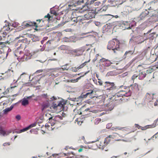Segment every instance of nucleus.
Listing matches in <instances>:
<instances>
[{
	"label": "nucleus",
	"mask_w": 158,
	"mask_h": 158,
	"mask_svg": "<svg viewBox=\"0 0 158 158\" xmlns=\"http://www.w3.org/2000/svg\"><path fill=\"white\" fill-rule=\"evenodd\" d=\"M10 143L9 142L5 143L3 144L2 145L3 146H9L10 145Z\"/></svg>",
	"instance_id": "37998d69"
},
{
	"label": "nucleus",
	"mask_w": 158,
	"mask_h": 158,
	"mask_svg": "<svg viewBox=\"0 0 158 158\" xmlns=\"http://www.w3.org/2000/svg\"><path fill=\"white\" fill-rule=\"evenodd\" d=\"M50 17H51V16H50V15L49 14H48L47 15H45L44 16V18H48V20L50 18Z\"/></svg>",
	"instance_id": "de8ad7c7"
},
{
	"label": "nucleus",
	"mask_w": 158,
	"mask_h": 158,
	"mask_svg": "<svg viewBox=\"0 0 158 158\" xmlns=\"http://www.w3.org/2000/svg\"><path fill=\"white\" fill-rule=\"evenodd\" d=\"M90 59H89L88 61H85L84 63L81 64L79 67H78L79 70L84 67L88 63L90 62Z\"/></svg>",
	"instance_id": "bb28decb"
},
{
	"label": "nucleus",
	"mask_w": 158,
	"mask_h": 158,
	"mask_svg": "<svg viewBox=\"0 0 158 158\" xmlns=\"http://www.w3.org/2000/svg\"><path fill=\"white\" fill-rule=\"evenodd\" d=\"M41 21V19H40L36 20V21L37 22H38V21L39 22V23H40V22Z\"/></svg>",
	"instance_id": "774afa93"
},
{
	"label": "nucleus",
	"mask_w": 158,
	"mask_h": 158,
	"mask_svg": "<svg viewBox=\"0 0 158 158\" xmlns=\"http://www.w3.org/2000/svg\"><path fill=\"white\" fill-rule=\"evenodd\" d=\"M81 139L83 140H85V137L83 136H82L81 137Z\"/></svg>",
	"instance_id": "338daca9"
},
{
	"label": "nucleus",
	"mask_w": 158,
	"mask_h": 158,
	"mask_svg": "<svg viewBox=\"0 0 158 158\" xmlns=\"http://www.w3.org/2000/svg\"><path fill=\"white\" fill-rule=\"evenodd\" d=\"M36 125V123H33V124H32L30 125L28 127H29V128L30 129V128H31L32 127H35Z\"/></svg>",
	"instance_id": "a18cd8bd"
},
{
	"label": "nucleus",
	"mask_w": 158,
	"mask_h": 158,
	"mask_svg": "<svg viewBox=\"0 0 158 158\" xmlns=\"http://www.w3.org/2000/svg\"><path fill=\"white\" fill-rule=\"evenodd\" d=\"M29 102L28 100L26 98H24L22 102V104L23 106H25L28 104Z\"/></svg>",
	"instance_id": "cd10ccee"
},
{
	"label": "nucleus",
	"mask_w": 158,
	"mask_h": 158,
	"mask_svg": "<svg viewBox=\"0 0 158 158\" xmlns=\"http://www.w3.org/2000/svg\"><path fill=\"white\" fill-rule=\"evenodd\" d=\"M30 128L28 126V127H27L24 128H23V129H21L20 130V132H22L25 131H26L29 129Z\"/></svg>",
	"instance_id": "e433bc0d"
},
{
	"label": "nucleus",
	"mask_w": 158,
	"mask_h": 158,
	"mask_svg": "<svg viewBox=\"0 0 158 158\" xmlns=\"http://www.w3.org/2000/svg\"><path fill=\"white\" fill-rule=\"evenodd\" d=\"M135 127H137L138 128V129H140L141 126H139L138 124H135Z\"/></svg>",
	"instance_id": "6e6d98bb"
},
{
	"label": "nucleus",
	"mask_w": 158,
	"mask_h": 158,
	"mask_svg": "<svg viewBox=\"0 0 158 158\" xmlns=\"http://www.w3.org/2000/svg\"><path fill=\"white\" fill-rule=\"evenodd\" d=\"M157 122H158V118L154 122L156 123V124L155 125H156V123Z\"/></svg>",
	"instance_id": "e2e57ef3"
},
{
	"label": "nucleus",
	"mask_w": 158,
	"mask_h": 158,
	"mask_svg": "<svg viewBox=\"0 0 158 158\" xmlns=\"http://www.w3.org/2000/svg\"><path fill=\"white\" fill-rule=\"evenodd\" d=\"M93 80L94 84H95L96 85H98L97 81L96 79H95V78H94L93 79Z\"/></svg>",
	"instance_id": "603ef678"
},
{
	"label": "nucleus",
	"mask_w": 158,
	"mask_h": 158,
	"mask_svg": "<svg viewBox=\"0 0 158 158\" xmlns=\"http://www.w3.org/2000/svg\"><path fill=\"white\" fill-rule=\"evenodd\" d=\"M104 89L108 91H113L117 89V86L114 83L110 81H105L104 84Z\"/></svg>",
	"instance_id": "423d86ee"
},
{
	"label": "nucleus",
	"mask_w": 158,
	"mask_h": 158,
	"mask_svg": "<svg viewBox=\"0 0 158 158\" xmlns=\"http://www.w3.org/2000/svg\"><path fill=\"white\" fill-rule=\"evenodd\" d=\"M92 10L91 8L89 7V11L84 15V18H85L86 19H89L95 17V13L93 12L90 11Z\"/></svg>",
	"instance_id": "1a4fd4ad"
},
{
	"label": "nucleus",
	"mask_w": 158,
	"mask_h": 158,
	"mask_svg": "<svg viewBox=\"0 0 158 158\" xmlns=\"http://www.w3.org/2000/svg\"><path fill=\"white\" fill-rule=\"evenodd\" d=\"M151 31H149L146 34L144 33L143 36H138L135 37V42L137 44H139L143 42L145 40L148 39V38L146 36V35L148 34Z\"/></svg>",
	"instance_id": "6e6552de"
},
{
	"label": "nucleus",
	"mask_w": 158,
	"mask_h": 158,
	"mask_svg": "<svg viewBox=\"0 0 158 158\" xmlns=\"http://www.w3.org/2000/svg\"><path fill=\"white\" fill-rule=\"evenodd\" d=\"M62 119V117L60 116H56L55 117H52L49 118L48 123L52 127V130L53 129H57L61 127V121Z\"/></svg>",
	"instance_id": "f03ea898"
},
{
	"label": "nucleus",
	"mask_w": 158,
	"mask_h": 158,
	"mask_svg": "<svg viewBox=\"0 0 158 158\" xmlns=\"http://www.w3.org/2000/svg\"><path fill=\"white\" fill-rule=\"evenodd\" d=\"M30 128L28 126V127H27L24 128H23V129H21L20 130V132H22L25 131H26L29 129Z\"/></svg>",
	"instance_id": "4c0bfd02"
},
{
	"label": "nucleus",
	"mask_w": 158,
	"mask_h": 158,
	"mask_svg": "<svg viewBox=\"0 0 158 158\" xmlns=\"http://www.w3.org/2000/svg\"><path fill=\"white\" fill-rule=\"evenodd\" d=\"M131 89H135L136 90H138L139 89V88H138V85L135 83L134 84L132 85H131Z\"/></svg>",
	"instance_id": "c85d7f7f"
},
{
	"label": "nucleus",
	"mask_w": 158,
	"mask_h": 158,
	"mask_svg": "<svg viewBox=\"0 0 158 158\" xmlns=\"http://www.w3.org/2000/svg\"><path fill=\"white\" fill-rule=\"evenodd\" d=\"M157 58V55L155 54L151 55L149 58V60L151 63H153L156 61Z\"/></svg>",
	"instance_id": "a211bd4d"
},
{
	"label": "nucleus",
	"mask_w": 158,
	"mask_h": 158,
	"mask_svg": "<svg viewBox=\"0 0 158 158\" xmlns=\"http://www.w3.org/2000/svg\"><path fill=\"white\" fill-rule=\"evenodd\" d=\"M86 95V93L85 94H82L81 95V98H86L88 96V95Z\"/></svg>",
	"instance_id": "c03bdc74"
},
{
	"label": "nucleus",
	"mask_w": 158,
	"mask_h": 158,
	"mask_svg": "<svg viewBox=\"0 0 158 158\" xmlns=\"http://www.w3.org/2000/svg\"><path fill=\"white\" fill-rule=\"evenodd\" d=\"M58 156V155L57 154H53L52 155V156L53 157H54V156L56 157V156Z\"/></svg>",
	"instance_id": "680f3d73"
},
{
	"label": "nucleus",
	"mask_w": 158,
	"mask_h": 158,
	"mask_svg": "<svg viewBox=\"0 0 158 158\" xmlns=\"http://www.w3.org/2000/svg\"><path fill=\"white\" fill-rule=\"evenodd\" d=\"M69 148L68 147V146H66L65 147V148H64V149L66 150H68V149Z\"/></svg>",
	"instance_id": "0e129e2a"
},
{
	"label": "nucleus",
	"mask_w": 158,
	"mask_h": 158,
	"mask_svg": "<svg viewBox=\"0 0 158 158\" xmlns=\"http://www.w3.org/2000/svg\"><path fill=\"white\" fill-rule=\"evenodd\" d=\"M120 42L117 39H113L110 41L108 44L107 48L109 49H112L114 52L117 54L120 51L119 48Z\"/></svg>",
	"instance_id": "20e7f679"
},
{
	"label": "nucleus",
	"mask_w": 158,
	"mask_h": 158,
	"mask_svg": "<svg viewBox=\"0 0 158 158\" xmlns=\"http://www.w3.org/2000/svg\"><path fill=\"white\" fill-rule=\"evenodd\" d=\"M97 140L98 142L96 144L97 147L100 149L103 150L109 143L106 138L104 139V140H102V137L100 136L98 138Z\"/></svg>",
	"instance_id": "39448f33"
},
{
	"label": "nucleus",
	"mask_w": 158,
	"mask_h": 158,
	"mask_svg": "<svg viewBox=\"0 0 158 158\" xmlns=\"http://www.w3.org/2000/svg\"><path fill=\"white\" fill-rule=\"evenodd\" d=\"M79 70L78 67H73L71 69V70L74 72H76Z\"/></svg>",
	"instance_id": "c9c22d12"
},
{
	"label": "nucleus",
	"mask_w": 158,
	"mask_h": 158,
	"mask_svg": "<svg viewBox=\"0 0 158 158\" xmlns=\"http://www.w3.org/2000/svg\"><path fill=\"white\" fill-rule=\"evenodd\" d=\"M15 118L18 120H19L20 119L21 117L20 115H18L16 116Z\"/></svg>",
	"instance_id": "09e8293b"
},
{
	"label": "nucleus",
	"mask_w": 158,
	"mask_h": 158,
	"mask_svg": "<svg viewBox=\"0 0 158 158\" xmlns=\"http://www.w3.org/2000/svg\"><path fill=\"white\" fill-rule=\"evenodd\" d=\"M11 132L10 131L4 130L2 127L0 126V135H2L3 136H6L8 135Z\"/></svg>",
	"instance_id": "dca6fc26"
},
{
	"label": "nucleus",
	"mask_w": 158,
	"mask_h": 158,
	"mask_svg": "<svg viewBox=\"0 0 158 158\" xmlns=\"http://www.w3.org/2000/svg\"><path fill=\"white\" fill-rule=\"evenodd\" d=\"M108 7L107 6H104L99 10L100 12L105 11L107 9Z\"/></svg>",
	"instance_id": "7c9ffc66"
},
{
	"label": "nucleus",
	"mask_w": 158,
	"mask_h": 158,
	"mask_svg": "<svg viewBox=\"0 0 158 158\" xmlns=\"http://www.w3.org/2000/svg\"><path fill=\"white\" fill-rule=\"evenodd\" d=\"M24 28L29 27L31 26H35L36 27H37V24L35 22H32L31 21H28L27 23L24 22L23 23L22 25Z\"/></svg>",
	"instance_id": "9d476101"
},
{
	"label": "nucleus",
	"mask_w": 158,
	"mask_h": 158,
	"mask_svg": "<svg viewBox=\"0 0 158 158\" xmlns=\"http://www.w3.org/2000/svg\"><path fill=\"white\" fill-rule=\"evenodd\" d=\"M45 127L47 128L48 130H50L49 127H50V126L48 125V123H46L45 125Z\"/></svg>",
	"instance_id": "3c124183"
},
{
	"label": "nucleus",
	"mask_w": 158,
	"mask_h": 158,
	"mask_svg": "<svg viewBox=\"0 0 158 158\" xmlns=\"http://www.w3.org/2000/svg\"><path fill=\"white\" fill-rule=\"evenodd\" d=\"M0 40H2V35H0ZM6 43L4 42H0V47H3L5 46Z\"/></svg>",
	"instance_id": "473e14b6"
},
{
	"label": "nucleus",
	"mask_w": 158,
	"mask_h": 158,
	"mask_svg": "<svg viewBox=\"0 0 158 158\" xmlns=\"http://www.w3.org/2000/svg\"><path fill=\"white\" fill-rule=\"evenodd\" d=\"M41 97L44 98L47 100H49V99L48 98V95L47 94H42L41 96Z\"/></svg>",
	"instance_id": "72a5a7b5"
},
{
	"label": "nucleus",
	"mask_w": 158,
	"mask_h": 158,
	"mask_svg": "<svg viewBox=\"0 0 158 158\" xmlns=\"http://www.w3.org/2000/svg\"><path fill=\"white\" fill-rule=\"evenodd\" d=\"M50 106V104L48 101L44 102L42 105V110L43 111L45 109L48 108Z\"/></svg>",
	"instance_id": "4be33fe9"
},
{
	"label": "nucleus",
	"mask_w": 158,
	"mask_h": 158,
	"mask_svg": "<svg viewBox=\"0 0 158 158\" xmlns=\"http://www.w3.org/2000/svg\"><path fill=\"white\" fill-rule=\"evenodd\" d=\"M131 93L129 90L128 92L125 90H121L116 93L110 98L112 104L117 105L121 104L123 101L122 98L123 96L128 97L130 96Z\"/></svg>",
	"instance_id": "f257e3e1"
},
{
	"label": "nucleus",
	"mask_w": 158,
	"mask_h": 158,
	"mask_svg": "<svg viewBox=\"0 0 158 158\" xmlns=\"http://www.w3.org/2000/svg\"><path fill=\"white\" fill-rule=\"evenodd\" d=\"M98 79L99 80V81H98V83L99 84V85L100 86L102 85L103 84H102V81L101 80H100V79Z\"/></svg>",
	"instance_id": "49530a36"
},
{
	"label": "nucleus",
	"mask_w": 158,
	"mask_h": 158,
	"mask_svg": "<svg viewBox=\"0 0 158 158\" xmlns=\"http://www.w3.org/2000/svg\"><path fill=\"white\" fill-rule=\"evenodd\" d=\"M78 20L77 17L73 18L68 21V24L70 25H75V24L78 22Z\"/></svg>",
	"instance_id": "2eb2a0df"
},
{
	"label": "nucleus",
	"mask_w": 158,
	"mask_h": 158,
	"mask_svg": "<svg viewBox=\"0 0 158 158\" xmlns=\"http://www.w3.org/2000/svg\"><path fill=\"white\" fill-rule=\"evenodd\" d=\"M69 69V68L68 67V64L62 66V67L61 68V69L63 70H67Z\"/></svg>",
	"instance_id": "f704fd0d"
},
{
	"label": "nucleus",
	"mask_w": 158,
	"mask_h": 158,
	"mask_svg": "<svg viewBox=\"0 0 158 158\" xmlns=\"http://www.w3.org/2000/svg\"><path fill=\"white\" fill-rule=\"evenodd\" d=\"M83 0H82L81 1H78L76 3V4L77 5L80 4L81 3H83Z\"/></svg>",
	"instance_id": "4d7b16f0"
},
{
	"label": "nucleus",
	"mask_w": 158,
	"mask_h": 158,
	"mask_svg": "<svg viewBox=\"0 0 158 158\" xmlns=\"http://www.w3.org/2000/svg\"><path fill=\"white\" fill-rule=\"evenodd\" d=\"M157 134H155L152 137L154 138L155 137L156 138H157Z\"/></svg>",
	"instance_id": "69168bd1"
},
{
	"label": "nucleus",
	"mask_w": 158,
	"mask_h": 158,
	"mask_svg": "<svg viewBox=\"0 0 158 158\" xmlns=\"http://www.w3.org/2000/svg\"><path fill=\"white\" fill-rule=\"evenodd\" d=\"M156 126V125H154L153 124L150 125H147L144 127H142L141 126L140 129H141L142 130H145L147 129L148 128H152L153 127H155Z\"/></svg>",
	"instance_id": "a878e982"
},
{
	"label": "nucleus",
	"mask_w": 158,
	"mask_h": 158,
	"mask_svg": "<svg viewBox=\"0 0 158 158\" xmlns=\"http://www.w3.org/2000/svg\"><path fill=\"white\" fill-rule=\"evenodd\" d=\"M15 55L18 57L17 59L19 61H25L27 60L28 59L26 55L24 54L23 52L19 51V49L15 51Z\"/></svg>",
	"instance_id": "0eeeda50"
},
{
	"label": "nucleus",
	"mask_w": 158,
	"mask_h": 158,
	"mask_svg": "<svg viewBox=\"0 0 158 158\" xmlns=\"http://www.w3.org/2000/svg\"><path fill=\"white\" fill-rule=\"evenodd\" d=\"M81 148H80L78 150V152H81L83 150V146H81Z\"/></svg>",
	"instance_id": "8fccbe9b"
},
{
	"label": "nucleus",
	"mask_w": 158,
	"mask_h": 158,
	"mask_svg": "<svg viewBox=\"0 0 158 158\" xmlns=\"http://www.w3.org/2000/svg\"><path fill=\"white\" fill-rule=\"evenodd\" d=\"M139 72V80H142L145 77L146 75L145 70L144 69L140 70Z\"/></svg>",
	"instance_id": "4468645a"
},
{
	"label": "nucleus",
	"mask_w": 158,
	"mask_h": 158,
	"mask_svg": "<svg viewBox=\"0 0 158 158\" xmlns=\"http://www.w3.org/2000/svg\"><path fill=\"white\" fill-rule=\"evenodd\" d=\"M51 101L53 100H56L55 102H53L52 105L51 106V109H53L54 110H63L65 105L66 104V101L62 100L60 101L57 100L56 97L53 96L50 98Z\"/></svg>",
	"instance_id": "7ed1b4c3"
},
{
	"label": "nucleus",
	"mask_w": 158,
	"mask_h": 158,
	"mask_svg": "<svg viewBox=\"0 0 158 158\" xmlns=\"http://www.w3.org/2000/svg\"><path fill=\"white\" fill-rule=\"evenodd\" d=\"M51 14H53V15H58L57 13L55 10H51Z\"/></svg>",
	"instance_id": "79ce46f5"
},
{
	"label": "nucleus",
	"mask_w": 158,
	"mask_h": 158,
	"mask_svg": "<svg viewBox=\"0 0 158 158\" xmlns=\"http://www.w3.org/2000/svg\"><path fill=\"white\" fill-rule=\"evenodd\" d=\"M89 110V108H88L85 110V111L82 112V113H84V111H87ZM82 114V112H80V114Z\"/></svg>",
	"instance_id": "bf43d9fd"
},
{
	"label": "nucleus",
	"mask_w": 158,
	"mask_h": 158,
	"mask_svg": "<svg viewBox=\"0 0 158 158\" xmlns=\"http://www.w3.org/2000/svg\"><path fill=\"white\" fill-rule=\"evenodd\" d=\"M154 105L155 106H158V100H156V101L154 103Z\"/></svg>",
	"instance_id": "13d9d810"
},
{
	"label": "nucleus",
	"mask_w": 158,
	"mask_h": 158,
	"mask_svg": "<svg viewBox=\"0 0 158 158\" xmlns=\"http://www.w3.org/2000/svg\"><path fill=\"white\" fill-rule=\"evenodd\" d=\"M158 34L156 32H153L148 35V37H147L148 39L153 40L158 36Z\"/></svg>",
	"instance_id": "6ab92c4d"
},
{
	"label": "nucleus",
	"mask_w": 158,
	"mask_h": 158,
	"mask_svg": "<svg viewBox=\"0 0 158 158\" xmlns=\"http://www.w3.org/2000/svg\"><path fill=\"white\" fill-rule=\"evenodd\" d=\"M85 19L84 18H83V17H82V18L81 16H78L77 17V19H78V22L80 24L86 23V22L85 21Z\"/></svg>",
	"instance_id": "b1692460"
},
{
	"label": "nucleus",
	"mask_w": 158,
	"mask_h": 158,
	"mask_svg": "<svg viewBox=\"0 0 158 158\" xmlns=\"http://www.w3.org/2000/svg\"><path fill=\"white\" fill-rule=\"evenodd\" d=\"M84 52V50L82 48L77 49L73 50V52L76 53V56H77L81 55Z\"/></svg>",
	"instance_id": "ddd939ff"
},
{
	"label": "nucleus",
	"mask_w": 158,
	"mask_h": 158,
	"mask_svg": "<svg viewBox=\"0 0 158 158\" xmlns=\"http://www.w3.org/2000/svg\"><path fill=\"white\" fill-rule=\"evenodd\" d=\"M100 61L101 62H105L104 64L106 66H109L111 64V62L110 61L107 59H106L105 58L101 59Z\"/></svg>",
	"instance_id": "aec40b11"
},
{
	"label": "nucleus",
	"mask_w": 158,
	"mask_h": 158,
	"mask_svg": "<svg viewBox=\"0 0 158 158\" xmlns=\"http://www.w3.org/2000/svg\"><path fill=\"white\" fill-rule=\"evenodd\" d=\"M148 14L149 12L146 10L144 11L140 15L139 17L141 19H142L146 17L148 15Z\"/></svg>",
	"instance_id": "412c9836"
},
{
	"label": "nucleus",
	"mask_w": 158,
	"mask_h": 158,
	"mask_svg": "<svg viewBox=\"0 0 158 158\" xmlns=\"http://www.w3.org/2000/svg\"><path fill=\"white\" fill-rule=\"evenodd\" d=\"M155 94L151 92L147 93L145 96V98L149 102H151L152 100L153 99V96Z\"/></svg>",
	"instance_id": "9b49d317"
},
{
	"label": "nucleus",
	"mask_w": 158,
	"mask_h": 158,
	"mask_svg": "<svg viewBox=\"0 0 158 158\" xmlns=\"http://www.w3.org/2000/svg\"><path fill=\"white\" fill-rule=\"evenodd\" d=\"M89 72V71H88L86 72H85L84 75L82 76H81L79 77H78L77 78L75 79H72L71 80V82H76L78 81V80L81 79V78L82 77H84L85 75H86Z\"/></svg>",
	"instance_id": "393cba45"
},
{
	"label": "nucleus",
	"mask_w": 158,
	"mask_h": 158,
	"mask_svg": "<svg viewBox=\"0 0 158 158\" xmlns=\"http://www.w3.org/2000/svg\"><path fill=\"white\" fill-rule=\"evenodd\" d=\"M128 54L131 55L133 54V52L132 51H126L124 54V56H125V57H126L127 55Z\"/></svg>",
	"instance_id": "58836bf2"
},
{
	"label": "nucleus",
	"mask_w": 158,
	"mask_h": 158,
	"mask_svg": "<svg viewBox=\"0 0 158 158\" xmlns=\"http://www.w3.org/2000/svg\"><path fill=\"white\" fill-rule=\"evenodd\" d=\"M14 106L13 105L11 106L9 108H7L6 109L3 110V112L4 114H6L9 112L13 108Z\"/></svg>",
	"instance_id": "5701e85b"
},
{
	"label": "nucleus",
	"mask_w": 158,
	"mask_h": 158,
	"mask_svg": "<svg viewBox=\"0 0 158 158\" xmlns=\"http://www.w3.org/2000/svg\"><path fill=\"white\" fill-rule=\"evenodd\" d=\"M7 35V33L6 32H3L2 33H1L0 32V35H2V37L3 38H5Z\"/></svg>",
	"instance_id": "2f4dec72"
},
{
	"label": "nucleus",
	"mask_w": 158,
	"mask_h": 158,
	"mask_svg": "<svg viewBox=\"0 0 158 158\" xmlns=\"http://www.w3.org/2000/svg\"><path fill=\"white\" fill-rule=\"evenodd\" d=\"M11 71L13 73L14 72V71L12 70L11 69H8V70L6 73H9Z\"/></svg>",
	"instance_id": "864d4df0"
},
{
	"label": "nucleus",
	"mask_w": 158,
	"mask_h": 158,
	"mask_svg": "<svg viewBox=\"0 0 158 158\" xmlns=\"http://www.w3.org/2000/svg\"><path fill=\"white\" fill-rule=\"evenodd\" d=\"M118 135V134H117L116 133H113L112 134L110 135L109 136H108L106 138V140H107L108 142L109 143L110 141V138H111V139H114L117 137V136Z\"/></svg>",
	"instance_id": "f3484780"
},
{
	"label": "nucleus",
	"mask_w": 158,
	"mask_h": 158,
	"mask_svg": "<svg viewBox=\"0 0 158 158\" xmlns=\"http://www.w3.org/2000/svg\"><path fill=\"white\" fill-rule=\"evenodd\" d=\"M16 87V85L13 86L12 84H11L10 85V88L11 89L14 88Z\"/></svg>",
	"instance_id": "052dcab7"
},
{
	"label": "nucleus",
	"mask_w": 158,
	"mask_h": 158,
	"mask_svg": "<svg viewBox=\"0 0 158 158\" xmlns=\"http://www.w3.org/2000/svg\"><path fill=\"white\" fill-rule=\"evenodd\" d=\"M43 70L42 69L38 70H37V71H36V72H35V73H41V72H43Z\"/></svg>",
	"instance_id": "5fc2aeb1"
},
{
	"label": "nucleus",
	"mask_w": 158,
	"mask_h": 158,
	"mask_svg": "<svg viewBox=\"0 0 158 158\" xmlns=\"http://www.w3.org/2000/svg\"><path fill=\"white\" fill-rule=\"evenodd\" d=\"M138 75L135 74L133 75L131 77V80H133V81H134L135 79L137 77H138Z\"/></svg>",
	"instance_id": "ea45409f"
},
{
	"label": "nucleus",
	"mask_w": 158,
	"mask_h": 158,
	"mask_svg": "<svg viewBox=\"0 0 158 158\" xmlns=\"http://www.w3.org/2000/svg\"><path fill=\"white\" fill-rule=\"evenodd\" d=\"M101 121V119L100 118H97L95 120V124H98Z\"/></svg>",
	"instance_id": "a19ab883"
},
{
	"label": "nucleus",
	"mask_w": 158,
	"mask_h": 158,
	"mask_svg": "<svg viewBox=\"0 0 158 158\" xmlns=\"http://www.w3.org/2000/svg\"><path fill=\"white\" fill-rule=\"evenodd\" d=\"M97 0H92L91 1L90 4L89 5L88 4V6H87V7H88L89 6L90 7V5H94L95 6H98L102 3V2H103V3H105L106 1V0H104V1H97L94 2Z\"/></svg>",
	"instance_id": "f8f14e48"
},
{
	"label": "nucleus",
	"mask_w": 158,
	"mask_h": 158,
	"mask_svg": "<svg viewBox=\"0 0 158 158\" xmlns=\"http://www.w3.org/2000/svg\"><path fill=\"white\" fill-rule=\"evenodd\" d=\"M93 90H88V91L87 92H86V95H88V96L89 95V98H93V97L91 95V94L93 93Z\"/></svg>",
	"instance_id": "c756f323"
}]
</instances>
